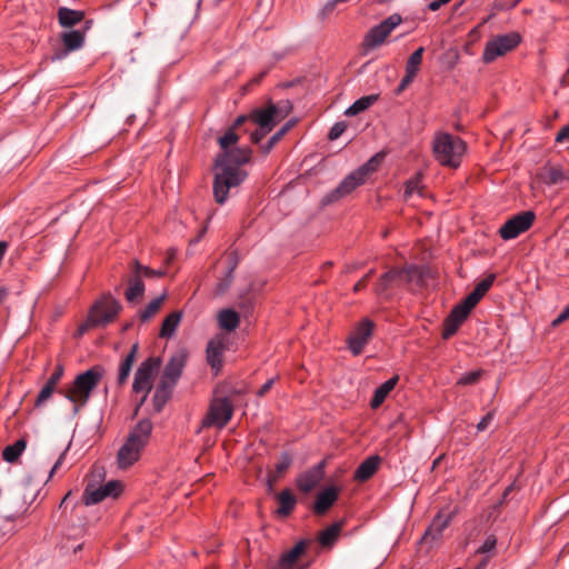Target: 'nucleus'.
Returning <instances> with one entry per match:
<instances>
[{"label":"nucleus","instance_id":"nucleus-1","mask_svg":"<svg viewBox=\"0 0 569 569\" xmlns=\"http://www.w3.org/2000/svg\"><path fill=\"white\" fill-rule=\"evenodd\" d=\"M246 121V116L238 117L234 123L218 138L221 152L214 161L213 196L219 204L224 203L229 191L240 186L248 176L240 166L250 161L252 151L248 147H238L239 131Z\"/></svg>","mask_w":569,"mask_h":569},{"label":"nucleus","instance_id":"nucleus-2","mask_svg":"<svg viewBox=\"0 0 569 569\" xmlns=\"http://www.w3.org/2000/svg\"><path fill=\"white\" fill-rule=\"evenodd\" d=\"M151 432L152 423L148 419H143L134 426L118 450L117 463L120 469L126 470L140 460L149 443Z\"/></svg>","mask_w":569,"mask_h":569},{"label":"nucleus","instance_id":"nucleus-3","mask_svg":"<svg viewBox=\"0 0 569 569\" xmlns=\"http://www.w3.org/2000/svg\"><path fill=\"white\" fill-rule=\"evenodd\" d=\"M495 281V276L490 274L481 280L463 301L457 305L447 317L443 323L442 337L450 338L467 319L470 311L477 306L482 297L488 292Z\"/></svg>","mask_w":569,"mask_h":569},{"label":"nucleus","instance_id":"nucleus-4","mask_svg":"<svg viewBox=\"0 0 569 569\" xmlns=\"http://www.w3.org/2000/svg\"><path fill=\"white\" fill-rule=\"evenodd\" d=\"M104 376L101 366H93L79 373L73 382L64 389V397L73 403L76 410L82 408L89 400L91 392L98 387Z\"/></svg>","mask_w":569,"mask_h":569},{"label":"nucleus","instance_id":"nucleus-5","mask_svg":"<svg viewBox=\"0 0 569 569\" xmlns=\"http://www.w3.org/2000/svg\"><path fill=\"white\" fill-rule=\"evenodd\" d=\"M467 146L459 137L448 132H437L432 140L435 159L445 167L458 168L466 153Z\"/></svg>","mask_w":569,"mask_h":569},{"label":"nucleus","instance_id":"nucleus-6","mask_svg":"<svg viewBox=\"0 0 569 569\" xmlns=\"http://www.w3.org/2000/svg\"><path fill=\"white\" fill-rule=\"evenodd\" d=\"M289 112L290 108L287 104H269L266 108L252 110L250 114L246 117L247 121L249 120L258 127V129L250 134L251 141L258 143L276 124L286 119Z\"/></svg>","mask_w":569,"mask_h":569},{"label":"nucleus","instance_id":"nucleus-7","mask_svg":"<svg viewBox=\"0 0 569 569\" xmlns=\"http://www.w3.org/2000/svg\"><path fill=\"white\" fill-rule=\"evenodd\" d=\"M120 311L119 302L111 296H103L89 311L88 318L84 323L79 327V333L82 335L89 328L106 326L113 321Z\"/></svg>","mask_w":569,"mask_h":569},{"label":"nucleus","instance_id":"nucleus-8","mask_svg":"<svg viewBox=\"0 0 569 569\" xmlns=\"http://www.w3.org/2000/svg\"><path fill=\"white\" fill-rule=\"evenodd\" d=\"M233 415V407L230 400L227 398L213 399L207 410V413L202 418L197 433H201L204 429L216 428L221 430L227 426Z\"/></svg>","mask_w":569,"mask_h":569},{"label":"nucleus","instance_id":"nucleus-9","mask_svg":"<svg viewBox=\"0 0 569 569\" xmlns=\"http://www.w3.org/2000/svg\"><path fill=\"white\" fill-rule=\"evenodd\" d=\"M377 157H372L368 162L347 176L338 188L333 191V199H339L352 192L356 188L363 184L369 176L375 172L379 166Z\"/></svg>","mask_w":569,"mask_h":569},{"label":"nucleus","instance_id":"nucleus-10","mask_svg":"<svg viewBox=\"0 0 569 569\" xmlns=\"http://www.w3.org/2000/svg\"><path fill=\"white\" fill-rule=\"evenodd\" d=\"M160 360L158 358H148L136 371L132 390L137 395H141V402L147 399L152 389L154 375L159 371Z\"/></svg>","mask_w":569,"mask_h":569},{"label":"nucleus","instance_id":"nucleus-11","mask_svg":"<svg viewBox=\"0 0 569 569\" xmlns=\"http://www.w3.org/2000/svg\"><path fill=\"white\" fill-rule=\"evenodd\" d=\"M183 366L184 357L182 355L173 356L167 363L161 377L160 386L157 388L154 393V401L157 402L158 410L161 409L162 402H164L167 389L173 386L181 376Z\"/></svg>","mask_w":569,"mask_h":569},{"label":"nucleus","instance_id":"nucleus-12","mask_svg":"<svg viewBox=\"0 0 569 569\" xmlns=\"http://www.w3.org/2000/svg\"><path fill=\"white\" fill-rule=\"evenodd\" d=\"M402 18L399 13H393L372 27L365 36L363 46L367 49H375L383 44L391 32L400 26Z\"/></svg>","mask_w":569,"mask_h":569},{"label":"nucleus","instance_id":"nucleus-13","mask_svg":"<svg viewBox=\"0 0 569 569\" xmlns=\"http://www.w3.org/2000/svg\"><path fill=\"white\" fill-rule=\"evenodd\" d=\"M238 254L236 251L223 253L214 266V273L218 279L217 292L223 293L233 279V271L238 266Z\"/></svg>","mask_w":569,"mask_h":569},{"label":"nucleus","instance_id":"nucleus-14","mask_svg":"<svg viewBox=\"0 0 569 569\" xmlns=\"http://www.w3.org/2000/svg\"><path fill=\"white\" fill-rule=\"evenodd\" d=\"M536 219L535 212L528 210L507 220L499 229L503 240H511L531 228Z\"/></svg>","mask_w":569,"mask_h":569},{"label":"nucleus","instance_id":"nucleus-15","mask_svg":"<svg viewBox=\"0 0 569 569\" xmlns=\"http://www.w3.org/2000/svg\"><path fill=\"white\" fill-rule=\"evenodd\" d=\"M520 42L518 33H509L499 36L487 42L482 59L485 62H491L498 57L506 54L507 52L515 49Z\"/></svg>","mask_w":569,"mask_h":569},{"label":"nucleus","instance_id":"nucleus-16","mask_svg":"<svg viewBox=\"0 0 569 569\" xmlns=\"http://www.w3.org/2000/svg\"><path fill=\"white\" fill-rule=\"evenodd\" d=\"M123 486L118 480H111L103 486L88 485L83 492V502L87 506L96 505L106 498H117L122 492Z\"/></svg>","mask_w":569,"mask_h":569},{"label":"nucleus","instance_id":"nucleus-17","mask_svg":"<svg viewBox=\"0 0 569 569\" xmlns=\"http://www.w3.org/2000/svg\"><path fill=\"white\" fill-rule=\"evenodd\" d=\"M373 328L375 323L368 318L362 319L355 326L348 338L349 349L355 356L362 352L372 336Z\"/></svg>","mask_w":569,"mask_h":569},{"label":"nucleus","instance_id":"nucleus-18","mask_svg":"<svg viewBox=\"0 0 569 569\" xmlns=\"http://www.w3.org/2000/svg\"><path fill=\"white\" fill-rule=\"evenodd\" d=\"M229 348V338L224 333H218L209 340L207 346V361L218 372L223 363V353Z\"/></svg>","mask_w":569,"mask_h":569},{"label":"nucleus","instance_id":"nucleus-19","mask_svg":"<svg viewBox=\"0 0 569 569\" xmlns=\"http://www.w3.org/2000/svg\"><path fill=\"white\" fill-rule=\"evenodd\" d=\"M418 274V269L415 267L403 269H392L386 272L377 284L379 293L385 292L389 287L396 284L400 286L412 280Z\"/></svg>","mask_w":569,"mask_h":569},{"label":"nucleus","instance_id":"nucleus-20","mask_svg":"<svg viewBox=\"0 0 569 569\" xmlns=\"http://www.w3.org/2000/svg\"><path fill=\"white\" fill-rule=\"evenodd\" d=\"M323 477L325 463L320 462L298 477L297 487L302 492H310L322 481Z\"/></svg>","mask_w":569,"mask_h":569},{"label":"nucleus","instance_id":"nucleus-21","mask_svg":"<svg viewBox=\"0 0 569 569\" xmlns=\"http://www.w3.org/2000/svg\"><path fill=\"white\" fill-rule=\"evenodd\" d=\"M339 491L338 487L331 486L319 492L313 505V511L318 515L325 513L337 501Z\"/></svg>","mask_w":569,"mask_h":569},{"label":"nucleus","instance_id":"nucleus-22","mask_svg":"<svg viewBox=\"0 0 569 569\" xmlns=\"http://www.w3.org/2000/svg\"><path fill=\"white\" fill-rule=\"evenodd\" d=\"M217 321L220 329L230 332L238 328L240 316L233 309L226 308L217 313Z\"/></svg>","mask_w":569,"mask_h":569},{"label":"nucleus","instance_id":"nucleus-23","mask_svg":"<svg viewBox=\"0 0 569 569\" xmlns=\"http://www.w3.org/2000/svg\"><path fill=\"white\" fill-rule=\"evenodd\" d=\"M399 381L398 376H393L383 382L380 387H378L373 393V397L370 401V407L372 409H378L387 399L389 393L395 389Z\"/></svg>","mask_w":569,"mask_h":569},{"label":"nucleus","instance_id":"nucleus-24","mask_svg":"<svg viewBox=\"0 0 569 569\" xmlns=\"http://www.w3.org/2000/svg\"><path fill=\"white\" fill-rule=\"evenodd\" d=\"M380 459L377 456H371L362 461L355 472V479L358 481H366L371 478L378 470Z\"/></svg>","mask_w":569,"mask_h":569},{"label":"nucleus","instance_id":"nucleus-25","mask_svg":"<svg viewBox=\"0 0 569 569\" xmlns=\"http://www.w3.org/2000/svg\"><path fill=\"white\" fill-rule=\"evenodd\" d=\"M84 18V13L79 10H72L69 8H60L58 11L59 23L64 28L73 27L81 22Z\"/></svg>","mask_w":569,"mask_h":569},{"label":"nucleus","instance_id":"nucleus-26","mask_svg":"<svg viewBox=\"0 0 569 569\" xmlns=\"http://www.w3.org/2000/svg\"><path fill=\"white\" fill-rule=\"evenodd\" d=\"M181 318L182 313L180 311L169 313L162 321L159 336L161 338H171L174 335Z\"/></svg>","mask_w":569,"mask_h":569},{"label":"nucleus","instance_id":"nucleus-27","mask_svg":"<svg viewBox=\"0 0 569 569\" xmlns=\"http://www.w3.org/2000/svg\"><path fill=\"white\" fill-rule=\"evenodd\" d=\"M278 501H279V508L277 509V513L280 517H287L288 515H290L297 503V500H296L293 493L288 489L282 490L278 495Z\"/></svg>","mask_w":569,"mask_h":569},{"label":"nucleus","instance_id":"nucleus-28","mask_svg":"<svg viewBox=\"0 0 569 569\" xmlns=\"http://www.w3.org/2000/svg\"><path fill=\"white\" fill-rule=\"evenodd\" d=\"M27 448V441L24 439L17 440L13 445L7 446L2 451V458L9 463L18 461L22 452Z\"/></svg>","mask_w":569,"mask_h":569},{"label":"nucleus","instance_id":"nucleus-29","mask_svg":"<svg viewBox=\"0 0 569 569\" xmlns=\"http://www.w3.org/2000/svg\"><path fill=\"white\" fill-rule=\"evenodd\" d=\"M138 350V346L133 345L130 352L127 355V357L123 359V361L119 366V372H118V382L119 385H123L131 371L132 365L136 359V353Z\"/></svg>","mask_w":569,"mask_h":569},{"label":"nucleus","instance_id":"nucleus-30","mask_svg":"<svg viewBox=\"0 0 569 569\" xmlns=\"http://www.w3.org/2000/svg\"><path fill=\"white\" fill-rule=\"evenodd\" d=\"M84 31L71 30L62 33V42L67 50L73 51L82 47L84 42Z\"/></svg>","mask_w":569,"mask_h":569},{"label":"nucleus","instance_id":"nucleus-31","mask_svg":"<svg viewBox=\"0 0 569 569\" xmlns=\"http://www.w3.org/2000/svg\"><path fill=\"white\" fill-rule=\"evenodd\" d=\"M342 528L341 522H336L319 533V542L323 547H331L338 539Z\"/></svg>","mask_w":569,"mask_h":569},{"label":"nucleus","instance_id":"nucleus-32","mask_svg":"<svg viewBox=\"0 0 569 569\" xmlns=\"http://www.w3.org/2000/svg\"><path fill=\"white\" fill-rule=\"evenodd\" d=\"M377 100H378V96H376V94L365 96V97L358 99L357 101H355L346 110V114L347 116H356V114L367 110L368 108H370Z\"/></svg>","mask_w":569,"mask_h":569},{"label":"nucleus","instance_id":"nucleus-33","mask_svg":"<svg viewBox=\"0 0 569 569\" xmlns=\"http://www.w3.org/2000/svg\"><path fill=\"white\" fill-rule=\"evenodd\" d=\"M143 292V282L141 281L140 277L134 274V277L129 282V287L126 291V298L129 301H134L136 299L142 297Z\"/></svg>","mask_w":569,"mask_h":569},{"label":"nucleus","instance_id":"nucleus-34","mask_svg":"<svg viewBox=\"0 0 569 569\" xmlns=\"http://www.w3.org/2000/svg\"><path fill=\"white\" fill-rule=\"evenodd\" d=\"M166 299V295H162L153 300H151L146 308L141 311L140 317L142 320H148L152 318L161 308L163 301Z\"/></svg>","mask_w":569,"mask_h":569},{"label":"nucleus","instance_id":"nucleus-35","mask_svg":"<svg viewBox=\"0 0 569 569\" xmlns=\"http://www.w3.org/2000/svg\"><path fill=\"white\" fill-rule=\"evenodd\" d=\"M423 48H418L408 59L406 64V71L417 76L420 64L422 62Z\"/></svg>","mask_w":569,"mask_h":569},{"label":"nucleus","instance_id":"nucleus-36","mask_svg":"<svg viewBox=\"0 0 569 569\" xmlns=\"http://www.w3.org/2000/svg\"><path fill=\"white\" fill-rule=\"evenodd\" d=\"M415 194H422V183L420 176H416L406 182L405 198L409 200Z\"/></svg>","mask_w":569,"mask_h":569},{"label":"nucleus","instance_id":"nucleus-37","mask_svg":"<svg viewBox=\"0 0 569 569\" xmlns=\"http://www.w3.org/2000/svg\"><path fill=\"white\" fill-rule=\"evenodd\" d=\"M132 272L138 277H162L164 271L153 270L140 264L137 260L132 262Z\"/></svg>","mask_w":569,"mask_h":569},{"label":"nucleus","instance_id":"nucleus-38","mask_svg":"<svg viewBox=\"0 0 569 569\" xmlns=\"http://www.w3.org/2000/svg\"><path fill=\"white\" fill-rule=\"evenodd\" d=\"M482 373H483L482 370H475V371L467 372V373L462 375L457 380V385H459V386L475 385L479 381Z\"/></svg>","mask_w":569,"mask_h":569},{"label":"nucleus","instance_id":"nucleus-39","mask_svg":"<svg viewBox=\"0 0 569 569\" xmlns=\"http://www.w3.org/2000/svg\"><path fill=\"white\" fill-rule=\"evenodd\" d=\"M54 390L56 388L53 386H50L48 382H46L37 397L36 406H41L44 403L52 396Z\"/></svg>","mask_w":569,"mask_h":569},{"label":"nucleus","instance_id":"nucleus-40","mask_svg":"<svg viewBox=\"0 0 569 569\" xmlns=\"http://www.w3.org/2000/svg\"><path fill=\"white\" fill-rule=\"evenodd\" d=\"M290 129V124H286L284 127H282L277 133H274L268 146L266 147L264 149V152H269L271 150V148L278 142L281 140V138L287 133V131Z\"/></svg>","mask_w":569,"mask_h":569},{"label":"nucleus","instance_id":"nucleus-41","mask_svg":"<svg viewBox=\"0 0 569 569\" xmlns=\"http://www.w3.org/2000/svg\"><path fill=\"white\" fill-rule=\"evenodd\" d=\"M497 545V540L493 536H489L486 538V540L482 542V545L478 548V553H487L495 550Z\"/></svg>","mask_w":569,"mask_h":569},{"label":"nucleus","instance_id":"nucleus-42","mask_svg":"<svg viewBox=\"0 0 569 569\" xmlns=\"http://www.w3.org/2000/svg\"><path fill=\"white\" fill-rule=\"evenodd\" d=\"M448 525L447 519H442L440 516L436 517L429 528V530L426 532L425 538L429 535L431 530H436L438 533H440Z\"/></svg>","mask_w":569,"mask_h":569},{"label":"nucleus","instance_id":"nucleus-43","mask_svg":"<svg viewBox=\"0 0 569 569\" xmlns=\"http://www.w3.org/2000/svg\"><path fill=\"white\" fill-rule=\"evenodd\" d=\"M63 367L61 365H58L53 372L51 373L50 378L48 379V383L50 386H53L54 388H57L58 383L60 382L62 376H63Z\"/></svg>","mask_w":569,"mask_h":569},{"label":"nucleus","instance_id":"nucleus-44","mask_svg":"<svg viewBox=\"0 0 569 569\" xmlns=\"http://www.w3.org/2000/svg\"><path fill=\"white\" fill-rule=\"evenodd\" d=\"M345 130H346V124L342 122H337L331 128L328 137L330 140H336L345 132Z\"/></svg>","mask_w":569,"mask_h":569},{"label":"nucleus","instance_id":"nucleus-45","mask_svg":"<svg viewBox=\"0 0 569 569\" xmlns=\"http://www.w3.org/2000/svg\"><path fill=\"white\" fill-rule=\"evenodd\" d=\"M291 465V458L288 455H283L280 461L276 465V470L279 475L283 473Z\"/></svg>","mask_w":569,"mask_h":569},{"label":"nucleus","instance_id":"nucleus-46","mask_svg":"<svg viewBox=\"0 0 569 569\" xmlns=\"http://www.w3.org/2000/svg\"><path fill=\"white\" fill-rule=\"evenodd\" d=\"M556 142L569 143V124L563 127L556 136Z\"/></svg>","mask_w":569,"mask_h":569},{"label":"nucleus","instance_id":"nucleus-47","mask_svg":"<svg viewBox=\"0 0 569 569\" xmlns=\"http://www.w3.org/2000/svg\"><path fill=\"white\" fill-rule=\"evenodd\" d=\"M493 419V413L492 412H488L477 425V430L478 431H483L488 428V426L490 425V422L492 421Z\"/></svg>","mask_w":569,"mask_h":569},{"label":"nucleus","instance_id":"nucleus-48","mask_svg":"<svg viewBox=\"0 0 569 569\" xmlns=\"http://www.w3.org/2000/svg\"><path fill=\"white\" fill-rule=\"evenodd\" d=\"M415 77H416L415 74H412V73H408V72L406 71V74H405V77L402 78V80H401V82H400V84H399V87H398V90H397V91H398V92L403 91V90H405V89H406V88H407V87H408V86L413 81Z\"/></svg>","mask_w":569,"mask_h":569},{"label":"nucleus","instance_id":"nucleus-49","mask_svg":"<svg viewBox=\"0 0 569 569\" xmlns=\"http://www.w3.org/2000/svg\"><path fill=\"white\" fill-rule=\"evenodd\" d=\"M274 383V379L271 378L269 379L258 391H257V396L258 397H263L270 389L271 387L273 386Z\"/></svg>","mask_w":569,"mask_h":569},{"label":"nucleus","instance_id":"nucleus-50","mask_svg":"<svg viewBox=\"0 0 569 569\" xmlns=\"http://www.w3.org/2000/svg\"><path fill=\"white\" fill-rule=\"evenodd\" d=\"M451 0H433L429 3V9L431 11H437L439 10L443 4H447L449 3Z\"/></svg>","mask_w":569,"mask_h":569},{"label":"nucleus","instance_id":"nucleus-51","mask_svg":"<svg viewBox=\"0 0 569 569\" xmlns=\"http://www.w3.org/2000/svg\"><path fill=\"white\" fill-rule=\"evenodd\" d=\"M567 319H569V313H567V311L563 309L559 316L552 321V326L556 327V326H559L560 323H562L563 321H566Z\"/></svg>","mask_w":569,"mask_h":569},{"label":"nucleus","instance_id":"nucleus-52","mask_svg":"<svg viewBox=\"0 0 569 569\" xmlns=\"http://www.w3.org/2000/svg\"><path fill=\"white\" fill-rule=\"evenodd\" d=\"M368 278H369V274H367V276H366V277H363L361 280H359V281L355 284V291H358V290L362 289L363 287H366L367 281H368Z\"/></svg>","mask_w":569,"mask_h":569},{"label":"nucleus","instance_id":"nucleus-53","mask_svg":"<svg viewBox=\"0 0 569 569\" xmlns=\"http://www.w3.org/2000/svg\"><path fill=\"white\" fill-rule=\"evenodd\" d=\"M61 460H62V457L59 458V460L54 463V466L52 467L51 471H50V475L49 477L51 478L53 476V473L56 472V470L59 468V466L61 465Z\"/></svg>","mask_w":569,"mask_h":569},{"label":"nucleus","instance_id":"nucleus-54","mask_svg":"<svg viewBox=\"0 0 569 569\" xmlns=\"http://www.w3.org/2000/svg\"><path fill=\"white\" fill-rule=\"evenodd\" d=\"M488 558H485L475 569H485L488 565Z\"/></svg>","mask_w":569,"mask_h":569},{"label":"nucleus","instance_id":"nucleus-55","mask_svg":"<svg viewBox=\"0 0 569 569\" xmlns=\"http://www.w3.org/2000/svg\"><path fill=\"white\" fill-rule=\"evenodd\" d=\"M442 459V456H439L438 458H436L432 462V469H436L438 467V465L440 463Z\"/></svg>","mask_w":569,"mask_h":569},{"label":"nucleus","instance_id":"nucleus-56","mask_svg":"<svg viewBox=\"0 0 569 569\" xmlns=\"http://www.w3.org/2000/svg\"><path fill=\"white\" fill-rule=\"evenodd\" d=\"M6 295V291L3 289H0V302L4 299Z\"/></svg>","mask_w":569,"mask_h":569},{"label":"nucleus","instance_id":"nucleus-57","mask_svg":"<svg viewBox=\"0 0 569 569\" xmlns=\"http://www.w3.org/2000/svg\"><path fill=\"white\" fill-rule=\"evenodd\" d=\"M565 310L567 311V313H569V305L565 308Z\"/></svg>","mask_w":569,"mask_h":569}]
</instances>
